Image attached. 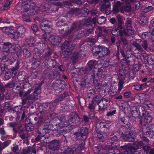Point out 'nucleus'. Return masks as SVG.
<instances>
[{
	"label": "nucleus",
	"mask_w": 154,
	"mask_h": 154,
	"mask_svg": "<svg viewBox=\"0 0 154 154\" xmlns=\"http://www.w3.org/2000/svg\"><path fill=\"white\" fill-rule=\"evenodd\" d=\"M35 5L34 3H23L21 8V13L23 17H29L37 14V11L35 10Z\"/></svg>",
	"instance_id": "nucleus-1"
},
{
	"label": "nucleus",
	"mask_w": 154,
	"mask_h": 154,
	"mask_svg": "<svg viewBox=\"0 0 154 154\" xmlns=\"http://www.w3.org/2000/svg\"><path fill=\"white\" fill-rule=\"evenodd\" d=\"M75 45L71 43L69 41H65L62 44L61 49L62 52L60 53V56L63 58H69L71 57L72 51L75 48Z\"/></svg>",
	"instance_id": "nucleus-2"
},
{
	"label": "nucleus",
	"mask_w": 154,
	"mask_h": 154,
	"mask_svg": "<svg viewBox=\"0 0 154 154\" xmlns=\"http://www.w3.org/2000/svg\"><path fill=\"white\" fill-rule=\"evenodd\" d=\"M85 23L81 22L79 23L75 22L73 23L70 29L65 31L64 29H61L60 30V34L63 37H65L70 34L74 31H77L82 29L84 26Z\"/></svg>",
	"instance_id": "nucleus-3"
},
{
	"label": "nucleus",
	"mask_w": 154,
	"mask_h": 154,
	"mask_svg": "<svg viewBox=\"0 0 154 154\" xmlns=\"http://www.w3.org/2000/svg\"><path fill=\"white\" fill-rule=\"evenodd\" d=\"M137 108L140 117L144 119L145 122L150 123L152 121V117L148 112L145 111L144 107L143 106H140Z\"/></svg>",
	"instance_id": "nucleus-4"
},
{
	"label": "nucleus",
	"mask_w": 154,
	"mask_h": 154,
	"mask_svg": "<svg viewBox=\"0 0 154 154\" xmlns=\"http://www.w3.org/2000/svg\"><path fill=\"white\" fill-rule=\"evenodd\" d=\"M69 20V17H68L67 15L60 16L58 19L57 25L58 27L64 26V28L63 29L65 31H66L68 28V25L67 24V22H68ZM60 30V29H59V30Z\"/></svg>",
	"instance_id": "nucleus-5"
},
{
	"label": "nucleus",
	"mask_w": 154,
	"mask_h": 154,
	"mask_svg": "<svg viewBox=\"0 0 154 154\" xmlns=\"http://www.w3.org/2000/svg\"><path fill=\"white\" fill-rule=\"evenodd\" d=\"M121 135L123 139L126 141L134 142L136 137L134 133L128 131H126L124 133L122 132Z\"/></svg>",
	"instance_id": "nucleus-6"
},
{
	"label": "nucleus",
	"mask_w": 154,
	"mask_h": 154,
	"mask_svg": "<svg viewBox=\"0 0 154 154\" xmlns=\"http://www.w3.org/2000/svg\"><path fill=\"white\" fill-rule=\"evenodd\" d=\"M84 147L82 145L76 144L71 147H67L64 151L66 154H72L74 152H79Z\"/></svg>",
	"instance_id": "nucleus-7"
},
{
	"label": "nucleus",
	"mask_w": 154,
	"mask_h": 154,
	"mask_svg": "<svg viewBox=\"0 0 154 154\" xmlns=\"http://www.w3.org/2000/svg\"><path fill=\"white\" fill-rule=\"evenodd\" d=\"M41 29L48 33H50L52 30V27L51 23L48 21L45 20L41 22L40 24Z\"/></svg>",
	"instance_id": "nucleus-8"
},
{
	"label": "nucleus",
	"mask_w": 154,
	"mask_h": 154,
	"mask_svg": "<svg viewBox=\"0 0 154 154\" xmlns=\"http://www.w3.org/2000/svg\"><path fill=\"white\" fill-rule=\"evenodd\" d=\"M88 134V129L86 127H82L79 128L78 132L74 133V135L76 137H80L81 139L82 140L83 142H84L83 139H85L86 138Z\"/></svg>",
	"instance_id": "nucleus-9"
},
{
	"label": "nucleus",
	"mask_w": 154,
	"mask_h": 154,
	"mask_svg": "<svg viewBox=\"0 0 154 154\" xmlns=\"http://www.w3.org/2000/svg\"><path fill=\"white\" fill-rule=\"evenodd\" d=\"M48 144L49 149L55 151L59 149L61 143L60 140L55 139L48 142Z\"/></svg>",
	"instance_id": "nucleus-10"
},
{
	"label": "nucleus",
	"mask_w": 154,
	"mask_h": 154,
	"mask_svg": "<svg viewBox=\"0 0 154 154\" xmlns=\"http://www.w3.org/2000/svg\"><path fill=\"white\" fill-rule=\"evenodd\" d=\"M38 110L40 114L43 116L51 110V107L48 103H44L39 106Z\"/></svg>",
	"instance_id": "nucleus-11"
},
{
	"label": "nucleus",
	"mask_w": 154,
	"mask_h": 154,
	"mask_svg": "<svg viewBox=\"0 0 154 154\" xmlns=\"http://www.w3.org/2000/svg\"><path fill=\"white\" fill-rule=\"evenodd\" d=\"M66 84L64 82H62L61 80H57L55 82H54L52 84L51 86L54 90H63L66 88Z\"/></svg>",
	"instance_id": "nucleus-12"
},
{
	"label": "nucleus",
	"mask_w": 154,
	"mask_h": 154,
	"mask_svg": "<svg viewBox=\"0 0 154 154\" xmlns=\"http://www.w3.org/2000/svg\"><path fill=\"white\" fill-rule=\"evenodd\" d=\"M80 121V119L78 115L76 112H73L70 115L68 121L70 123L71 125H75L79 123Z\"/></svg>",
	"instance_id": "nucleus-13"
},
{
	"label": "nucleus",
	"mask_w": 154,
	"mask_h": 154,
	"mask_svg": "<svg viewBox=\"0 0 154 154\" xmlns=\"http://www.w3.org/2000/svg\"><path fill=\"white\" fill-rule=\"evenodd\" d=\"M6 56H3V60L5 59L6 60L5 61V63L4 64V70L3 71L6 72L4 76L6 80H8L10 79V72L8 66H9V62L10 61L8 60V58H6Z\"/></svg>",
	"instance_id": "nucleus-14"
},
{
	"label": "nucleus",
	"mask_w": 154,
	"mask_h": 154,
	"mask_svg": "<svg viewBox=\"0 0 154 154\" xmlns=\"http://www.w3.org/2000/svg\"><path fill=\"white\" fill-rule=\"evenodd\" d=\"M66 124H64L63 126V129L60 131L61 134H65L66 133H69L75 127V125L70 124V123L66 122Z\"/></svg>",
	"instance_id": "nucleus-15"
},
{
	"label": "nucleus",
	"mask_w": 154,
	"mask_h": 154,
	"mask_svg": "<svg viewBox=\"0 0 154 154\" xmlns=\"http://www.w3.org/2000/svg\"><path fill=\"white\" fill-rule=\"evenodd\" d=\"M61 41V38L58 36L51 35L49 39V41L53 45H59Z\"/></svg>",
	"instance_id": "nucleus-16"
},
{
	"label": "nucleus",
	"mask_w": 154,
	"mask_h": 154,
	"mask_svg": "<svg viewBox=\"0 0 154 154\" xmlns=\"http://www.w3.org/2000/svg\"><path fill=\"white\" fill-rule=\"evenodd\" d=\"M17 29V26L15 23H12L10 25V38L15 41V36Z\"/></svg>",
	"instance_id": "nucleus-17"
},
{
	"label": "nucleus",
	"mask_w": 154,
	"mask_h": 154,
	"mask_svg": "<svg viewBox=\"0 0 154 154\" xmlns=\"http://www.w3.org/2000/svg\"><path fill=\"white\" fill-rule=\"evenodd\" d=\"M20 127V125L17 122H10V129L15 134V137H16V134L18 132L19 129Z\"/></svg>",
	"instance_id": "nucleus-18"
},
{
	"label": "nucleus",
	"mask_w": 154,
	"mask_h": 154,
	"mask_svg": "<svg viewBox=\"0 0 154 154\" xmlns=\"http://www.w3.org/2000/svg\"><path fill=\"white\" fill-rule=\"evenodd\" d=\"M26 31V29L23 26H17V32H16V35L15 36V41L17 40L19 38L20 34L22 35Z\"/></svg>",
	"instance_id": "nucleus-19"
},
{
	"label": "nucleus",
	"mask_w": 154,
	"mask_h": 154,
	"mask_svg": "<svg viewBox=\"0 0 154 154\" xmlns=\"http://www.w3.org/2000/svg\"><path fill=\"white\" fill-rule=\"evenodd\" d=\"M108 100L105 98H102L100 101L99 104V109L102 110L106 109L107 106V103Z\"/></svg>",
	"instance_id": "nucleus-20"
},
{
	"label": "nucleus",
	"mask_w": 154,
	"mask_h": 154,
	"mask_svg": "<svg viewBox=\"0 0 154 154\" xmlns=\"http://www.w3.org/2000/svg\"><path fill=\"white\" fill-rule=\"evenodd\" d=\"M13 60L14 61V62L11 64L12 67L11 69V70L12 71V74H14V75L17 73L16 71L18 69L19 66L18 60H17L16 59H14V58H13Z\"/></svg>",
	"instance_id": "nucleus-21"
},
{
	"label": "nucleus",
	"mask_w": 154,
	"mask_h": 154,
	"mask_svg": "<svg viewBox=\"0 0 154 154\" xmlns=\"http://www.w3.org/2000/svg\"><path fill=\"white\" fill-rule=\"evenodd\" d=\"M147 63L152 65H154V56L152 55H146L144 57Z\"/></svg>",
	"instance_id": "nucleus-22"
},
{
	"label": "nucleus",
	"mask_w": 154,
	"mask_h": 154,
	"mask_svg": "<svg viewBox=\"0 0 154 154\" xmlns=\"http://www.w3.org/2000/svg\"><path fill=\"white\" fill-rule=\"evenodd\" d=\"M85 25L87 27L85 29V30L86 31V33L85 34V36H88L89 34H91L92 33L94 30L95 25H94V26H93L92 24L89 23L87 24L85 23Z\"/></svg>",
	"instance_id": "nucleus-23"
},
{
	"label": "nucleus",
	"mask_w": 154,
	"mask_h": 154,
	"mask_svg": "<svg viewBox=\"0 0 154 154\" xmlns=\"http://www.w3.org/2000/svg\"><path fill=\"white\" fill-rule=\"evenodd\" d=\"M20 50L21 48L18 44L13 45L10 47V51L12 55L15 54L16 52L18 53L19 52V53H20Z\"/></svg>",
	"instance_id": "nucleus-24"
},
{
	"label": "nucleus",
	"mask_w": 154,
	"mask_h": 154,
	"mask_svg": "<svg viewBox=\"0 0 154 154\" xmlns=\"http://www.w3.org/2000/svg\"><path fill=\"white\" fill-rule=\"evenodd\" d=\"M80 82L81 83L80 84V85L82 88H85L86 86V83L89 85L91 84V79L90 78L88 79L87 77H85V78H82Z\"/></svg>",
	"instance_id": "nucleus-25"
},
{
	"label": "nucleus",
	"mask_w": 154,
	"mask_h": 154,
	"mask_svg": "<svg viewBox=\"0 0 154 154\" xmlns=\"http://www.w3.org/2000/svg\"><path fill=\"white\" fill-rule=\"evenodd\" d=\"M42 129L44 131L46 134L49 133L50 131L53 130L52 128V126L51 125L48 124V123L44 124Z\"/></svg>",
	"instance_id": "nucleus-26"
},
{
	"label": "nucleus",
	"mask_w": 154,
	"mask_h": 154,
	"mask_svg": "<svg viewBox=\"0 0 154 154\" xmlns=\"http://www.w3.org/2000/svg\"><path fill=\"white\" fill-rule=\"evenodd\" d=\"M38 99V97L36 95H33V96L29 95L27 97V103L29 105H31L35 102L36 100Z\"/></svg>",
	"instance_id": "nucleus-27"
},
{
	"label": "nucleus",
	"mask_w": 154,
	"mask_h": 154,
	"mask_svg": "<svg viewBox=\"0 0 154 154\" xmlns=\"http://www.w3.org/2000/svg\"><path fill=\"white\" fill-rule=\"evenodd\" d=\"M28 118L29 121V122L28 123H27L28 122V121H26L25 122V125L26 126L27 125H32V123H35L38 119V118L37 117L34 116L33 115L29 116Z\"/></svg>",
	"instance_id": "nucleus-28"
},
{
	"label": "nucleus",
	"mask_w": 154,
	"mask_h": 154,
	"mask_svg": "<svg viewBox=\"0 0 154 154\" xmlns=\"http://www.w3.org/2000/svg\"><path fill=\"white\" fill-rule=\"evenodd\" d=\"M104 70V68L102 67L98 68L96 75L98 77L102 78L105 76V74Z\"/></svg>",
	"instance_id": "nucleus-29"
},
{
	"label": "nucleus",
	"mask_w": 154,
	"mask_h": 154,
	"mask_svg": "<svg viewBox=\"0 0 154 154\" xmlns=\"http://www.w3.org/2000/svg\"><path fill=\"white\" fill-rule=\"evenodd\" d=\"M134 148H135L133 146H130L128 150L124 152L123 154H137L136 153L137 152L136 151L137 149H134Z\"/></svg>",
	"instance_id": "nucleus-30"
},
{
	"label": "nucleus",
	"mask_w": 154,
	"mask_h": 154,
	"mask_svg": "<svg viewBox=\"0 0 154 154\" xmlns=\"http://www.w3.org/2000/svg\"><path fill=\"white\" fill-rule=\"evenodd\" d=\"M16 114L17 115L16 120L17 121H21L23 120L25 117V113L24 111L23 112V113H21L18 111H17L16 113Z\"/></svg>",
	"instance_id": "nucleus-31"
},
{
	"label": "nucleus",
	"mask_w": 154,
	"mask_h": 154,
	"mask_svg": "<svg viewBox=\"0 0 154 154\" xmlns=\"http://www.w3.org/2000/svg\"><path fill=\"white\" fill-rule=\"evenodd\" d=\"M146 135L150 138H152L154 137V131L150 128V127H147L146 128Z\"/></svg>",
	"instance_id": "nucleus-32"
},
{
	"label": "nucleus",
	"mask_w": 154,
	"mask_h": 154,
	"mask_svg": "<svg viewBox=\"0 0 154 154\" xmlns=\"http://www.w3.org/2000/svg\"><path fill=\"white\" fill-rule=\"evenodd\" d=\"M42 83H38L37 84V86L36 87L35 90L33 92V95L36 96L41 93V86Z\"/></svg>",
	"instance_id": "nucleus-33"
},
{
	"label": "nucleus",
	"mask_w": 154,
	"mask_h": 154,
	"mask_svg": "<svg viewBox=\"0 0 154 154\" xmlns=\"http://www.w3.org/2000/svg\"><path fill=\"white\" fill-rule=\"evenodd\" d=\"M116 146L112 143V144L109 147V149L108 150V151L106 153V154H116V151L117 150L115 149Z\"/></svg>",
	"instance_id": "nucleus-34"
},
{
	"label": "nucleus",
	"mask_w": 154,
	"mask_h": 154,
	"mask_svg": "<svg viewBox=\"0 0 154 154\" xmlns=\"http://www.w3.org/2000/svg\"><path fill=\"white\" fill-rule=\"evenodd\" d=\"M133 145L134 146V149H139L140 146H141L144 145V143H143V142L140 141H135L133 143Z\"/></svg>",
	"instance_id": "nucleus-35"
},
{
	"label": "nucleus",
	"mask_w": 154,
	"mask_h": 154,
	"mask_svg": "<svg viewBox=\"0 0 154 154\" xmlns=\"http://www.w3.org/2000/svg\"><path fill=\"white\" fill-rule=\"evenodd\" d=\"M119 28H118V26L116 28V27L115 28H114L112 31L111 33L112 35L114 36H118L119 35L120 32L121 30H119Z\"/></svg>",
	"instance_id": "nucleus-36"
},
{
	"label": "nucleus",
	"mask_w": 154,
	"mask_h": 154,
	"mask_svg": "<svg viewBox=\"0 0 154 154\" xmlns=\"http://www.w3.org/2000/svg\"><path fill=\"white\" fill-rule=\"evenodd\" d=\"M9 107L10 104L9 102H6L5 103V104L4 106V109H2L1 110V112L2 113L6 112L7 111H6V110H7L9 112L10 111Z\"/></svg>",
	"instance_id": "nucleus-37"
},
{
	"label": "nucleus",
	"mask_w": 154,
	"mask_h": 154,
	"mask_svg": "<svg viewBox=\"0 0 154 154\" xmlns=\"http://www.w3.org/2000/svg\"><path fill=\"white\" fill-rule=\"evenodd\" d=\"M110 50L107 48L104 47L101 52L102 56L104 57L110 55Z\"/></svg>",
	"instance_id": "nucleus-38"
},
{
	"label": "nucleus",
	"mask_w": 154,
	"mask_h": 154,
	"mask_svg": "<svg viewBox=\"0 0 154 154\" xmlns=\"http://www.w3.org/2000/svg\"><path fill=\"white\" fill-rule=\"evenodd\" d=\"M90 11L89 10L86 8H85L83 11H80V14L81 15L80 16L81 17H85L87 16L89 14Z\"/></svg>",
	"instance_id": "nucleus-39"
},
{
	"label": "nucleus",
	"mask_w": 154,
	"mask_h": 154,
	"mask_svg": "<svg viewBox=\"0 0 154 154\" xmlns=\"http://www.w3.org/2000/svg\"><path fill=\"white\" fill-rule=\"evenodd\" d=\"M93 84L98 89L100 88L102 85L101 82L96 78L93 79Z\"/></svg>",
	"instance_id": "nucleus-40"
},
{
	"label": "nucleus",
	"mask_w": 154,
	"mask_h": 154,
	"mask_svg": "<svg viewBox=\"0 0 154 154\" xmlns=\"http://www.w3.org/2000/svg\"><path fill=\"white\" fill-rule=\"evenodd\" d=\"M85 36V34L84 31H79L78 34L75 35V39H79L82 38Z\"/></svg>",
	"instance_id": "nucleus-41"
},
{
	"label": "nucleus",
	"mask_w": 154,
	"mask_h": 154,
	"mask_svg": "<svg viewBox=\"0 0 154 154\" xmlns=\"http://www.w3.org/2000/svg\"><path fill=\"white\" fill-rule=\"evenodd\" d=\"M117 18L119 23L117 24L118 28L120 29H122L123 28L122 25L124 23L122 21L119 15H118L117 16Z\"/></svg>",
	"instance_id": "nucleus-42"
},
{
	"label": "nucleus",
	"mask_w": 154,
	"mask_h": 154,
	"mask_svg": "<svg viewBox=\"0 0 154 154\" xmlns=\"http://www.w3.org/2000/svg\"><path fill=\"white\" fill-rule=\"evenodd\" d=\"M79 57V53L75 52L73 53L71 56V59L72 60V63H76V61L78 60Z\"/></svg>",
	"instance_id": "nucleus-43"
},
{
	"label": "nucleus",
	"mask_w": 154,
	"mask_h": 154,
	"mask_svg": "<svg viewBox=\"0 0 154 154\" xmlns=\"http://www.w3.org/2000/svg\"><path fill=\"white\" fill-rule=\"evenodd\" d=\"M118 136L116 132H113L110 135L109 139L112 141H117L119 140Z\"/></svg>",
	"instance_id": "nucleus-44"
},
{
	"label": "nucleus",
	"mask_w": 154,
	"mask_h": 154,
	"mask_svg": "<svg viewBox=\"0 0 154 154\" xmlns=\"http://www.w3.org/2000/svg\"><path fill=\"white\" fill-rule=\"evenodd\" d=\"M140 42H141V45L143 48L145 50L147 51L148 48V44L146 40H143V41L140 40Z\"/></svg>",
	"instance_id": "nucleus-45"
},
{
	"label": "nucleus",
	"mask_w": 154,
	"mask_h": 154,
	"mask_svg": "<svg viewBox=\"0 0 154 154\" xmlns=\"http://www.w3.org/2000/svg\"><path fill=\"white\" fill-rule=\"evenodd\" d=\"M46 8V6L45 5V4L44 3L42 4L39 7H36L35 6V10H36V11H37V14H38L40 10L45 11Z\"/></svg>",
	"instance_id": "nucleus-46"
},
{
	"label": "nucleus",
	"mask_w": 154,
	"mask_h": 154,
	"mask_svg": "<svg viewBox=\"0 0 154 154\" xmlns=\"http://www.w3.org/2000/svg\"><path fill=\"white\" fill-rule=\"evenodd\" d=\"M132 45L133 46L136 48V49L137 50L139 51H143V48L141 45L137 42H134Z\"/></svg>",
	"instance_id": "nucleus-47"
},
{
	"label": "nucleus",
	"mask_w": 154,
	"mask_h": 154,
	"mask_svg": "<svg viewBox=\"0 0 154 154\" xmlns=\"http://www.w3.org/2000/svg\"><path fill=\"white\" fill-rule=\"evenodd\" d=\"M23 54L25 57L29 58L31 56V54L30 50L27 49L25 48L23 50Z\"/></svg>",
	"instance_id": "nucleus-48"
},
{
	"label": "nucleus",
	"mask_w": 154,
	"mask_h": 154,
	"mask_svg": "<svg viewBox=\"0 0 154 154\" xmlns=\"http://www.w3.org/2000/svg\"><path fill=\"white\" fill-rule=\"evenodd\" d=\"M53 51L50 48L48 47L47 50L45 53V58H49V57L52 54Z\"/></svg>",
	"instance_id": "nucleus-49"
},
{
	"label": "nucleus",
	"mask_w": 154,
	"mask_h": 154,
	"mask_svg": "<svg viewBox=\"0 0 154 154\" xmlns=\"http://www.w3.org/2000/svg\"><path fill=\"white\" fill-rule=\"evenodd\" d=\"M53 76L54 78L57 80L59 79L60 78V73L57 70H55L53 71Z\"/></svg>",
	"instance_id": "nucleus-50"
},
{
	"label": "nucleus",
	"mask_w": 154,
	"mask_h": 154,
	"mask_svg": "<svg viewBox=\"0 0 154 154\" xmlns=\"http://www.w3.org/2000/svg\"><path fill=\"white\" fill-rule=\"evenodd\" d=\"M10 0H7L3 7L1 8L0 9L2 11L6 10L9 8Z\"/></svg>",
	"instance_id": "nucleus-51"
},
{
	"label": "nucleus",
	"mask_w": 154,
	"mask_h": 154,
	"mask_svg": "<svg viewBox=\"0 0 154 154\" xmlns=\"http://www.w3.org/2000/svg\"><path fill=\"white\" fill-rule=\"evenodd\" d=\"M80 10L79 8H73L70 11V12L73 14L78 16L80 14Z\"/></svg>",
	"instance_id": "nucleus-52"
},
{
	"label": "nucleus",
	"mask_w": 154,
	"mask_h": 154,
	"mask_svg": "<svg viewBox=\"0 0 154 154\" xmlns=\"http://www.w3.org/2000/svg\"><path fill=\"white\" fill-rule=\"evenodd\" d=\"M139 23L142 25H146L147 23V20L145 17H141L140 19L138 20Z\"/></svg>",
	"instance_id": "nucleus-53"
},
{
	"label": "nucleus",
	"mask_w": 154,
	"mask_h": 154,
	"mask_svg": "<svg viewBox=\"0 0 154 154\" xmlns=\"http://www.w3.org/2000/svg\"><path fill=\"white\" fill-rule=\"evenodd\" d=\"M121 42L123 44V47L124 48L125 47H127L128 45V41L126 38L125 37H122L120 39Z\"/></svg>",
	"instance_id": "nucleus-54"
},
{
	"label": "nucleus",
	"mask_w": 154,
	"mask_h": 154,
	"mask_svg": "<svg viewBox=\"0 0 154 154\" xmlns=\"http://www.w3.org/2000/svg\"><path fill=\"white\" fill-rule=\"evenodd\" d=\"M106 19L104 16H102L101 17H99L97 19V22L99 24H101L104 23L106 21Z\"/></svg>",
	"instance_id": "nucleus-55"
},
{
	"label": "nucleus",
	"mask_w": 154,
	"mask_h": 154,
	"mask_svg": "<svg viewBox=\"0 0 154 154\" xmlns=\"http://www.w3.org/2000/svg\"><path fill=\"white\" fill-rule=\"evenodd\" d=\"M124 11L126 12H130L131 11V6L129 3H125L124 5Z\"/></svg>",
	"instance_id": "nucleus-56"
},
{
	"label": "nucleus",
	"mask_w": 154,
	"mask_h": 154,
	"mask_svg": "<svg viewBox=\"0 0 154 154\" xmlns=\"http://www.w3.org/2000/svg\"><path fill=\"white\" fill-rule=\"evenodd\" d=\"M96 61L95 60H90L87 63V66L92 68H95V65Z\"/></svg>",
	"instance_id": "nucleus-57"
},
{
	"label": "nucleus",
	"mask_w": 154,
	"mask_h": 154,
	"mask_svg": "<svg viewBox=\"0 0 154 154\" xmlns=\"http://www.w3.org/2000/svg\"><path fill=\"white\" fill-rule=\"evenodd\" d=\"M40 63L39 61L36 60L32 64L31 68L32 69H35L38 67Z\"/></svg>",
	"instance_id": "nucleus-58"
},
{
	"label": "nucleus",
	"mask_w": 154,
	"mask_h": 154,
	"mask_svg": "<svg viewBox=\"0 0 154 154\" xmlns=\"http://www.w3.org/2000/svg\"><path fill=\"white\" fill-rule=\"evenodd\" d=\"M129 58V57H127V59L126 58V59H123L124 62H123L122 65H123L126 67H127L129 65H131L130 64V60H128V58Z\"/></svg>",
	"instance_id": "nucleus-59"
},
{
	"label": "nucleus",
	"mask_w": 154,
	"mask_h": 154,
	"mask_svg": "<svg viewBox=\"0 0 154 154\" xmlns=\"http://www.w3.org/2000/svg\"><path fill=\"white\" fill-rule=\"evenodd\" d=\"M96 133L97 134V138L100 141L103 142L104 140V137L103 135L100 132H97Z\"/></svg>",
	"instance_id": "nucleus-60"
},
{
	"label": "nucleus",
	"mask_w": 154,
	"mask_h": 154,
	"mask_svg": "<svg viewBox=\"0 0 154 154\" xmlns=\"http://www.w3.org/2000/svg\"><path fill=\"white\" fill-rule=\"evenodd\" d=\"M50 33L45 32V33L42 35V38L45 41H49Z\"/></svg>",
	"instance_id": "nucleus-61"
},
{
	"label": "nucleus",
	"mask_w": 154,
	"mask_h": 154,
	"mask_svg": "<svg viewBox=\"0 0 154 154\" xmlns=\"http://www.w3.org/2000/svg\"><path fill=\"white\" fill-rule=\"evenodd\" d=\"M132 116L135 118H137L138 117L140 116V114L138 112V111L137 110V108H136L135 110H133L131 113Z\"/></svg>",
	"instance_id": "nucleus-62"
},
{
	"label": "nucleus",
	"mask_w": 154,
	"mask_h": 154,
	"mask_svg": "<svg viewBox=\"0 0 154 154\" xmlns=\"http://www.w3.org/2000/svg\"><path fill=\"white\" fill-rule=\"evenodd\" d=\"M99 96L98 95H97L92 100L91 102L94 104L95 106H96L97 104L98 105H99Z\"/></svg>",
	"instance_id": "nucleus-63"
},
{
	"label": "nucleus",
	"mask_w": 154,
	"mask_h": 154,
	"mask_svg": "<svg viewBox=\"0 0 154 154\" xmlns=\"http://www.w3.org/2000/svg\"><path fill=\"white\" fill-rule=\"evenodd\" d=\"M2 31L4 33H5L8 35H9L10 34L9 32L10 31V27L6 26L2 27Z\"/></svg>",
	"instance_id": "nucleus-64"
}]
</instances>
